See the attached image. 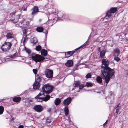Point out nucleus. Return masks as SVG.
<instances>
[{
  "mask_svg": "<svg viewBox=\"0 0 128 128\" xmlns=\"http://www.w3.org/2000/svg\"><path fill=\"white\" fill-rule=\"evenodd\" d=\"M74 52V51H70L66 52L65 54L66 57L68 58L71 56Z\"/></svg>",
  "mask_w": 128,
  "mask_h": 128,
  "instance_id": "nucleus-16",
  "label": "nucleus"
},
{
  "mask_svg": "<svg viewBox=\"0 0 128 128\" xmlns=\"http://www.w3.org/2000/svg\"><path fill=\"white\" fill-rule=\"evenodd\" d=\"M50 96L49 95L46 96L45 98H43L44 101L46 102L50 98Z\"/></svg>",
  "mask_w": 128,
  "mask_h": 128,
  "instance_id": "nucleus-28",
  "label": "nucleus"
},
{
  "mask_svg": "<svg viewBox=\"0 0 128 128\" xmlns=\"http://www.w3.org/2000/svg\"><path fill=\"white\" fill-rule=\"evenodd\" d=\"M22 31L24 34L25 35L26 34L27 32V30L26 29H24L22 30Z\"/></svg>",
  "mask_w": 128,
  "mask_h": 128,
  "instance_id": "nucleus-35",
  "label": "nucleus"
},
{
  "mask_svg": "<svg viewBox=\"0 0 128 128\" xmlns=\"http://www.w3.org/2000/svg\"><path fill=\"white\" fill-rule=\"evenodd\" d=\"M31 41V42L34 44L37 42V40L36 38L34 37L32 39Z\"/></svg>",
  "mask_w": 128,
  "mask_h": 128,
  "instance_id": "nucleus-27",
  "label": "nucleus"
},
{
  "mask_svg": "<svg viewBox=\"0 0 128 128\" xmlns=\"http://www.w3.org/2000/svg\"><path fill=\"white\" fill-rule=\"evenodd\" d=\"M14 36L10 33H8L7 34L6 36L7 38H11L14 37Z\"/></svg>",
  "mask_w": 128,
  "mask_h": 128,
  "instance_id": "nucleus-20",
  "label": "nucleus"
},
{
  "mask_svg": "<svg viewBox=\"0 0 128 128\" xmlns=\"http://www.w3.org/2000/svg\"><path fill=\"white\" fill-rule=\"evenodd\" d=\"M42 96V97L44 96V93L42 92H41L35 98L36 99V101L38 102H42L43 100L42 97H39L40 96Z\"/></svg>",
  "mask_w": 128,
  "mask_h": 128,
  "instance_id": "nucleus-7",
  "label": "nucleus"
},
{
  "mask_svg": "<svg viewBox=\"0 0 128 128\" xmlns=\"http://www.w3.org/2000/svg\"><path fill=\"white\" fill-rule=\"evenodd\" d=\"M4 108L2 106H0V114H2L3 112Z\"/></svg>",
  "mask_w": 128,
  "mask_h": 128,
  "instance_id": "nucleus-29",
  "label": "nucleus"
},
{
  "mask_svg": "<svg viewBox=\"0 0 128 128\" xmlns=\"http://www.w3.org/2000/svg\"><path fill=\"white\" fill-rule=\"evenodd\" d=\"M24 126L23 125H20L18 127V128H23Z\"/></svg>",
  "mask_w": 128,
  "mask_h": 128,
  "instance_id": "nucleus-42",
  "label": "nucleus"
},
{
  "mask_svg": "<svg viewBox=\"0 0 128 128\" xmlns=\"http://www.w3.org/2000/svg\"><path fill=\"white\" fill-rule=\"evenodd\" d=\"M61 14V15H60V13H58L57 14V16H59V17L60 18H62V14Z\"/></svg>",
  "mask_w": 128,
  "mask_h": 128,
  "instance_id": "nucleus-38",
  "label": "nucleus"
},
{
  "mask_svg": "<svg viewBox=\"0 0 128 128\" xmlns=\"http://www.w3.org/2000/svg\"><path fill=\"white\" fill-rule=\"evenodd\" d=\"M21 100V98L19 97H15L13 100L14 101L16 102H20Z\"/></svg>",
  "mask_w": 128,
  "mask_h": 128,
  "instance_id": "nucleus-21",
  "label": "nucleus"
},
{
  "mask_svg": "<svg viewBox=\"0 0 128 128\" xmlns=\"http://www.w3.org/2000/svg\"><path fill=\"white\" fill-rule=\"evenodd\" d=\"M54 87L49 84L44 85L42 87V92L43 93L44 92L47 94L50 93L52 91Z\"/></svg>",
  "mask_w": 128,
  "mask_h": 128,
  "instance_id": "nucleus-3",
  "label": "nucleus"
},
{
  "mask_svg": "<svg viewBox=\"0 0 128 128\" xmlns=\"http://www.w3.org/2000/svg\"><path fill=\"white\" fill-rule=\"evenodd\" d=\"M91 74L90 73H88L86 74V78H90L91 76Z\"/></svg>",
  "mask_w": 128,
  "mask_h": 128,
  "instance_id": "nucleus-33",
  "label": "nucleus"
},
{
  "mask_svg": "<svg viewBox=\"0 0 128 128\" xmlns=\"http://www.w3.org/2000/svg\"><path fill=\"white\" fill-rule=\"evenodd\" d=\"M83 45H82L81 46H80L78 48H78H81V47H82V46Z\"/></svg>",
  "mask_w": 128,
  "mask_h": 128,
  "instance_id": "nucleus-45",
  "label": "nucleus"
},
{
  "mask_svg": "<svg viewBox=\"0 0 128 128\" xmlns=\"http://www.w3.org/2000/svg\"><path fill=\"white\" fill-rule=\"evenodd\" d=\"M126 30H127V31L128 32V26L126 28Z\"/></svg>",
  "mask_w": 128,
  "mask_h": 128,
  "instance_id": "nucleus-46",
  "label": "nucleus"
},
{
  "mask_svg": "<svg viewBox=\"0 0 128 128\" xmlns=\"http://www.w3.org/2000/svg\"><path fill=\"white\" fill-rule=\"evenodd\" d=\"M30 58L35 61L36 62H42L44 61H46L45 60V58L40 55L32 53L30 56Z\"/></svg>",
  "mask_w": 128,
  "mask_h": 128,
  "instance_id": "nucleus-2",
  "label": "nucleus"
},
{
  "mask_svg": "<svg viewBox=\"0 0 128 128\" xmlns=\"http://www.w3.org/2000/svg\"><path fill=\"white\" fill-rule=\"evenodd\" d=\"M24 11H26V8H25L24 9V10H23Z\"/></svg>",
  "mask_w": 128,
  "mask_h": 128,
  "instance_id": "nucleus-44",
  "label": "nucleus"
},
{
  "mask_svg": "<svg viewBox=\"0 0 128 128\" xmlns=\"http://www.w3.org/2000/svg\"><path fill=\"white\" fill-rule=\"evenodd\" d=\"M32 15H34L36 14L38 12V9L37 7L34 6L32 9Z\"/></svg>",
  "mask_w": 128,
  "mask_h": 128,
  "instance_id": "nucleus-13",
  "label": "nucleus"
},
{
  "mask_svg": "<svg viewBox=\"0 0 128 128\" xmlns=\"http://www.w3.org/2000/svg\"><path fill=\"white\" fill-rule=\"evenodd\" d=\"M16 54L14 53L13 55L6 57L5 59V60L7 61L10 60H13L14 58L16 57Z\"/></svg>",
  "mask_w": 128,
  "mask_h": 128,
  "instance_id": "nucleus-10",
  "label": "nucleus"
},
{
  "mask_svg": "<svg viewBox=\"0 0 128 128\" xmlns=\"http://www.w3.org/2000/svg\"><path fill=\"white\" fill-rule=\"evenodd\" d=\"M84 86V84H80L79 86V88L80 90L82 89Z\"/></svg>",
  "mask_w": 128,
  "mask_h": 128,
  "instance_id": "nucleus-34",
  "label": "nucleus"
},
{
  "mask_svg": "<svg viewBox=\"0 0 128 128\" xmlns=\"http://www.w3.org/2000/svg\"><path fill=\"white\" fill-rule=\"evenodd\" d=\"M96 80L97 82L99 83H102V81L101 77L99 76H98L97 77Z\"/></svg>",
  "mask_w": 128,
  "mask_h": 128,
  "instance_id": "nucleus-24",
  "label": "nucleus"
},
{
  "mask_svg": "<svg viewBox=\"0 0 128 128\" xmlns=\"http://www.w3.org/2000/svg\"><path fill=\"white\" fill-rule=\"evenodd\" d=\"M92 84L90 82H87L86 84V86L88 87L91 86H92Z\"/></svg>",
  "mask_w": 128,
  "mask_h": 128,
  "instance_id": "nucleus-31",
  "label": "nucleus"
},
{
  "mask_svg": "<svg viewBox=\"0 0 128 128\" xmlns=\"http://www.w3.org/2000/svg\"><path fill=\"white\" fill-rule=\"evenodd\" d=\"M117 10V8H111L106 13L105 18L107 19L110 18L112 16V13L115 12Z\"/></svg>",
  "mask_w": 128,
  "mask_h": 128,
  "instance_id": "nucleus-5",
  "label": "nucleus"
},
{
  "mask_svg": "<svg viewBox=\"0 0 128 128\" xmlns=\"http://www.w3.org/2000/svg\"><path fill=\"white\" fill-rule=\"evenodd\" d=\"M36 81H39L40 80V78L38 75L36 76L35 78Z\"/></svg>",
  "mask_w": 128,
  "mask_h": 128,
  "instance_id": "nucleus-32",
  "label": "nucleus"
},
{
  "mask_svg": "<svg viewBox=\"0 0 128 128\" xmlns=\"http://www.w3.org/2000/svg\"><path fill=\"white\" fill-rule=\"evenodd\" d=\"M119 111V109H116V112L115 113V115H116V114H117Z\"/></svg>",
  "mask_w": 128,
  "mask_h": 128,
  "instance_id": "nucleus-41",
  "label": "nucleus"
},
{
  "mask_svg": "<svg viewBox=\"0 0 128 128\" xmlns=\"http://www.w3.org/2000/svg\"><path fill=\"white\" fill-rule=\"evenodd\" d=\"M65 114L66 116H67L68 114V107L66 106L64 108Z\"/></svg>",
  "mask_w": 128,
  "mask_h": 128,
  "instance_id": "nucleus-22",
  "label": "nucleus"
},
{
  "mask_svg": "<svg viewBox=\"0 0 128 128\" xmlns=\"http://www.w3.org/2000/svg\"><path fill=\"white\" fill-rule=\"evenodd\" d=\"M65 64L67 66H71L73 65V62L72 60H68L66 63Z\"/></svg>",
  "mask_w": 128,
  "mask_h": 128,
  "instance_id": "nucleus-15",
  "label": "nucleus"
},
{
  "mask_svg": "<svg viewBox=\"0 0 128 128\" xmlns=\"http://www.w3.org/2000/svg\"><path fill=\"white\" fill-rule=\"evenodd\" d=\"M34 109L36 112H40L43 110V108L40 105H36L34 106Z\"/></svg>",
  "mask_w": 128,
  "mask_h": 128,
  "instance_id": "nucleus-9",
  "label": "nucleus"
},
{
  "mask_svg": "<svg viewBox=\"0 0 128 128\" xmlns=\"http://www.w3.org/2000/svg\"><path fill=\"white\" fill-rule=\"evenodd\" d=\"M40 84L38 81H35L33 84V88L35 89H37L39 88Z\"/></svg>",
  "mask_w": 128,
  "mask_h": 128,
  "instance_id": "nucleus-12",
  "label": "nucleus"
},
{
  "mask_svg": "<svg viewBox=\"0 0 128 128\" xmlns=\"http://www.w3.org/2000/svg\"><path fill=\"white\" fill-rule=\"evenodd\" d=\"M42 47L40 45H38L37 46L36 48V50L38 51H40L41 50Z\"/></svg>",
  "mask_w": 128,
  "mask_h": 128,
  "instance_id": "nucleus-30",
  "label": "nucleus"
},
{
  "mask_svg": "<svg viewBox=\"0 0 128 128\" xmlns=\"http://www.w3.org/2000/svg\"><path fill=\"white\" fill-rule=\"evenodd\" d=\"M51 122V118L50 117L47 118L46 120V124L47 125H48L49 123Z\"/></svg>",
  "mask_w": 128,
  "mask_h": 128,
  "instance_id": "nucleus-26",
  "label": "nucleus"
},
{
  "mask_svg": "<svg viewBox=\"0 0 128 128\" xmlns=\"http://www.w3.org/2000/svg\"><path fill=\"white\" fill-rule=\"evenodd\" d=\"M102 75L103 78L105 80L106 83L107 84L110 78L114 74V71L108 67L109 62L108 60L103 59L102 60Z\"/></svg>",
  "mask_w": 128,
  "mask_h": 128,
  "instance_id": "nucleus-1",
  "label": "nucleus"
},
{
  "mask_svg": "<svg viewBox=\"0 0 128 128\" xmlns=\"http://www.w3.org/2000/svg\"><path fill=\"white\" fill-rule=\"evenodd\" d=\"M105 52L104 50H102L100 52V56L102 58H104L105 56Z\"/></svg>",
  "mask_w": 128,
  "mask_h": 128,
  "instance_id": "nucleus-25",
  "label": "nucleus"
},
{
  "mask_svg": "<svg viewBox=\"0 0 128 128\" xmlns=\"http://www.w3.org/2000/svg\"><path fill=\"white\" fill-rule=\"evenodd\" d=\"M17 17L18 18H15L14 19V20H16V21H15L16 22H18V19L19 18L20 16H19V15H17Z\"/></svg>",
  "mask_w": 128,
  "mask_h": 128,
  "instance_id": "nucleus-37",
  "label": "nucleus"
},
{
  "mask_svg": "<svg viewBox=\"0 0 128 128\" xmlns=\"http://www.w3.org/2000/svg\"><path fill=\"white\" fill-rule=\"evenodd\" d=\"M33 71L35 74H36L37 72V70L36 69H33Z\"/></svg>",
  "mask_w": 128,
  "mask_h": 128,
  "instance_id": "nucleus-39",
  "label": "nucleus"
},
{
  "mask_svg": "<svg viewBox=\"0 0 128 128\" xmlns=\"http://www.w3.org/2000/svg\"><path fill=\"white\" fill-rule=\"evenodd\" d=\"M61 102V100L59 98H56L54 101V103L57 106Z\"/></svg>",
  "mask_w": 128,
  "mask_h": 128,
  "instance_id": "nucleus-19",
  "label": "nucleus"
},
{
  "mask_svg": "<svg viewBox=\"0 0 128 128\" xmlns=\"http://www.w3.org/2000/svg\"><path fill=\"white\" fill-rule=\"evenodd\" d=\"M14 16V14H13L12 15V16Z\"/></svg>",
  "mask_w": 128,
  "mask_h": 128,
  "instance_id": "nucleus-47",
  "label": "nucleus"
},
{
  "mask_svg": "<svg viewBox=\"0 0 128 128\" xmlns=\"http://www.w3.org/2000/svg\"><path fill=\"white\" fill-rule=\"evenodd\" d=\"M12 46L11 42H5L1 47L2 50L4 52H8L11 48Z\"/></svg>",
  "mask_w": 128,
  "mask_h": 128,
  "instance_id": "nucleus-4",
  "label": "nucleus"
},
{
  "mask_svg": "<svg viewBox=\"0 0 128 128\" xmlns=\"http://www.w3.org/2000/svg\"><path fill=\"white\" fill-rule=\"evenodd\" d=\"M72 100L70 98H68L65 100L63 102V104L64 105H68L69 104Z\"/></svg>",
  "mask_w": 128,
  "mask_h": 128,
  "instance_id": "nucleus-11",
  "label": "nucleus"
},
{
  "mask_svg": "<svg viewBox=\"0 0 128 128\" xmlns=\"http://www.w3.org/2000/svg\"><path fill=\"white\" fill-rule=\"evenodd\" d=\"M36 30L38 32H42L43 30V28L42 27L40 26L36 28Z\"/></svg>",
  "mask_w": 128,
  "mask_h": 128,
  "instance_id": "nucleus-23",
  "label": "nucleus"
},
{
  "mask_svg": "<svg viewBox=\"0 0 128 128\" xmlns=\"http://www.w3.org/2000/svg\"><path fill=\"white\" fill-rule=\"evenodd\" d=\"M80 84V82L79 81H75L74 82V83L73 85V88L72 89V90H74L75 89L76 87H78V86H79Z\"/></svg>",
  "mask_w": 128,
  "mask_h": 128,
  "instance_id": "nucleus-14",
  "label": "nucleus"
},
{
  "mask_svg": "<svg viewBox=\"0 0 128 128\" xmlns=\"http://www.w3.org/2000/svg\"><path fill=\"white\" fill-rule=\"evenodd\" d=\"M108 121V120H107L106 122L104 124V125H105V124H106L107 123Z\"/></svg>",
  "mask_w": 128,
  "mask_h": 128,
  "instance_id": "nucleus-43",
  "label": "nucleus"
},
{
  "mask_svg": "<svg viewBox=\"0 0 128 128\" xmlns=\"http://www.w3.org/2000/svg\"><path fill=\"white\" fill-rule=\"evenodd\" d=\"M45 74L46 77L48 78H52L53 76V72L51 70L46 69Z\"/></svg>",
  "mask_w": 128,
  "mask_h": 128,
  "instance_id": "nucleus-6",
  "label": "nucleus"
},
{
  "mask_svg": "<svg viewBox=\"0 0 128 128\" xmlns=\"http://www.w3.org/2000/svg\"><path fill=\"white\" fill-rule=\"evenodd\" d=\"M26 51L29 54H30V53L31 52L30 50H26Z\"/></svg>",
  "mask_w": 128,
  "mask_h": 128,
  "instance_id": "nucleus-40",
  "label": "nucleus"
},
{
  "mask_svg": "<svg viewBox=\"0 0 128 128\" xmlns=\"http://www.w3.org/2000/svg\"><path fill=\"white\" fill-rule=\"evenodd\" d=\"M118 57V56H114V60L117 61H118L120 60V59Z\"/></svg>",
  "mask_w": 128,
  "mask_h": 128,
  "instance_id": "nucleus-36",
  "label": "nucleus"
},
{
  "mask_svg": "<svg viewBox=\"0 0 128 128\" xmlns=\"http://www.w3.org/2000/svg\"><path fill=\"white\" fill-rule=\"evenodd\" d=\"M120 51L118 49H117L114 51V56H118L119 54Z\"/></svg>",
  "mask_w": 128,
  "mask_h": 128,
  "instance_id": "nucleus-17",
  "label": "nucleus"
},
{
  "mask_svg": "<svg viewBox=\"0 0 128 128\" xmlns=\"http://www.w3.org/2000/svg\"><path fill=\"white\" fill-rule=\"evenodd\" d=\"M41 54L44 56H46L47 54V52L46 50L42 49L40 51Z\"/></svg>",
  "mask_w": 128,
  "mask_h": 128,
  "instance_id": "nucleus-18",
  "label": "nucleus"
},
{
  "mask_svg": "<svg viewBox=\"0 0 128 128\" xmlns=\"http://www.w3.org/2000/svg\"><path fill=\"white\" fill-rule=\"evenodd\" d=\"M109 96H111V98H109L108 97H107L106 98V99L108 103L111 104L113 102V100H114V95H113L112 93H111L110 94Z\"/></svg>",
  "mask_w": 128,
  "mask_h": 128,
  "instance_id": "nucleus-8",
  "label": "nucleus"
}]
</instances>
